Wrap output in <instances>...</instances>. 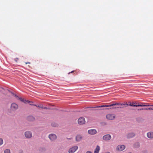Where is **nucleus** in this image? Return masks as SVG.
Segmentation results:
<instances>
[{"instance_id": "1", "label": "nucleus", "mask_w": 153, "mask_h": 153, "mask_svg": "<svg viewBox=\"0 0 153 153\" xmlns=\"http://www.w3.org/2000/svg\"><path fill=\"white\" fill-rule=\"evenodd\" d=\"M109 105H149L148 104H145L143 103H140L137 101H128L124 102L123 103L120 102H114Z\"/></svg>"}, {"instance_id": "2", "label": "nucleus", "mask_w": 153, "mask_h": 153, "mask_svg": "<svg viewBox=\"0 0 153 153\" xmlns=\"http://www.w3.org/2000/svg\"><path fill=\"white\" fill-rule=\"evenodd\" d=\"M19 99L21 102H23L25 104H29L30 105H36L33 101H30L28 100H26L22 97H18Z\"/></svg>"}, {"instance_id": "3", "label": "nucleus", "mask_w": 153, "mask_h": 153, "mask_svg": "<svg viewBox=\"0 0 153 153\" xmlns=\"http://www.w3.org/2000/svg\"><path fill=\"white\" fill-rule=\"evenodd\" d=\"M106 118L108 120H113L115 119L116 116L114 114H109L106 115Z\"/></svg>"}, {"instance_id": "4", "label": "nucleus", "mask_w": 153, "mask_h": 153, "mask_svg": "<svg viewBox=\"0 0 153 153\" xmlns=\"http://www.w3.org/2000/svg\"><path fill=\"white\" fill-rule=\"evenodd\" d=\"M77 122L79 125H82L85 123L86 121L85 118L83 117H80L78 119Z\"/></svg>"}, {"instance_id": "5", "label": "nucleus", "mask_w": 153, "mask_h": 153, "mask_svg": "<svg viewBox=\"0 0 153 153\" xmlns=\"http://www.w3.org/2000/svg\"><path fill=\"white\" fill-rule=\"evenodd\" d=\"M78 149L77 146H74L70 148L68 151V153H74Z\"/></svg>"}, {"instance_id": "6", "label": "nucleus", "mask_w": 153, "mask_h": 153, "mask_svg": "<svg viewBox=\"0 0 153 153\" xmlns=\"http://www.w3.org/2000/svg\"><path fill=\"white\" fill-rule=\"evenodd\" d=\"M126 148V146L123 145H118L116 148V150L118 152H121L124 150Z\"/></svg>"}, {"instance_id": "7", "label": "nucleus", "mask_w": 153, "mask_h": 153, "mask_svg": "<svg viewBox=\"0 0 153 153\" xmlns=\"http://www.w3.org/2000/svg\"><path fill=\"white\" fill-rule=\"evenodd\" d=\"M48 137L49 139L52 141L56 140L57 138L56 135L54 134H51L49 135Z\"/></svg>"}, {"instance_id": "8", "label": "nucleus", "mask_w": 153, "mask_h": 153, "mask_svg": "<svg viewBox=\"0 0 153 153\" xmlns=\"http://www.w3.org/2000/svg\"><path fill=\"white\" fill-rule=\"evenodd\" d=\"M83 138V137L82 135L81 134H78L75 136V141L76 142H79L82 140Z\"/></svg>"}, {"instance_id": "9", "label": "nucleus", "mask_w": 153, "mask_h": 153, "mask_svg": "<svg viewBox=\"0 0 153 153\" xmlns=\"http://www.w3.org/2000/svg\"><path fill=\"white\" fill-rule=\"evenodd\" d=\"M24 135L25 137L27 139L30 138L32 137V132L29 131H25L24 133Z\"/></svg>"}, {"instance_id": "10", "label": "nucleus", "mask_w": 153, "mask_h": 153, "mask_svg": "<svg viewBox=\"0 0 153 153\" xmlns=\"http://www.w3.org/2000/svg\"><path fill=\"white\" fill-rule=\"evenodd\" d=\"M88 133L90 135H94L97 134V131L95 129H90L88 130Z\"/></svg>"}, {"instance_id": "11", "label": "nucleus", "mask_w": 153, "mask_h": 153, "mask_svg": "<svg viewBox=\"0 0 153 153\" xmlns=\"http://www.w3.org/2000/svg\"><path fill=\"white\" fill-rule=\"evenodd\" d=\"M111 137L109 134H107L104 135L102 137V139L105 141H108L111 139Z\"/></svg>"}, {"instance_id": "12", "label": "nucleus", "mask_w": 153, "mask_h": 153, "mask_svg": "<svg viewBox=\"0 0 153 153\" xmlns=\"http://www.w3.org/2000/svg\"><path fill=\"white\" fill-rule=\"evenodd\" d=\"M135 136V134L133 132L128 133L126 135L127 138L130 139L134 137Z\"/></svg>"}, {"instance_id": "13", "label": "nucleus", "mask_w": 153, "mask_h": 153, "mask_svg": "<svg viewBox=\"0 0 153 153\" xmlns=\"http://www.w3.org/2000/svg\"><path fill=\"white\" fill-rule=\"evenodd\" d=\"M27 119L29 121H33L35 120V118L32 116H29L27 117Z\"/></svg>"}, {"instance_id": "14", "label": "nucleus", "mask_w": 153, "mask_h": 153, "mask_svg": "<svg viewBox=\"0 0 153 153\" xmlns=\"http://www.w3.org/2000/svg\"><path fill=\"white\" fill-rule=\"evenodd\" d=\"M147 136L149 138H153V132L150 131L148 132L147 134Z\"/></svg>"}, {"instance_id": "15", "label": "nucleus", "mask_w": 153, "mask_h": 153, "mask_svg": "<svg viewBox=\"0 0 153 153\" xmlns=\"http://www.w3.org/2000/svg\"><path fill=\"white\" fill-rule=\"evenodd\" d=\"M51 126L54 127H57L59 126L58 124L54 122H53L51 123Z\"/></svg>"}, {"instance_id": "16", "label": "nucleus", "mask_w": 153, "mask_h": 153, "mask_svg": "<svg viewBox=\"0 0 153 153\" xmlns=\"http://www.w3.org/2000/svg\"><path fill=\"white\" fill-rule=\"evenodd\" d=\"M100 150V147L98 145L97 146L94 150V153H99Z\"/></svg>"}, {"instance_id": "17", "label": "nucleus", "mask_w": 153, "mask_h": 153, "mask_svg": "<svg viewBox=\"0 0 153 153\" xmlns=\"http://www.w3.org/2000/svg\"><path fill=\"white\" fill-rule=\"evenodd\" d=\"M18 108V106H10L11 110L14 111L17 109Z\"/></svg>"}, {"instance_id": "18", "label": "nucleus", "mask_w": 153, "mask_h": 153, "mask_svg": "<svg viewBox=\"0 0 153 153\" xmlns=\"http://www.w3.org/2000/svg\"><path fill=\"white\" fill-rule=\"evenodd\" d=\"M100 124L102 126H104L107 125V123L105 121H102L100 123Z\"/></svg>"}, {"instance_id": "19", "label": "nucleus", "mask_w": 153, "mask_h": 153, "mask_svg": "<svg viewBox=\"0 0 153 153\" xmlns=\"http://www.w3.org/2000/svg\"><path fill=\"white\" fill-rule=\"evenodd\" d=\"M134 146L135 148H138L140 146V143L139 142H137L134 143Z\"/></svg>"}, {"instance_id": "20", "label": "nucleus", "mask_w": 153, "mask_h": 153, "mask_svg": "<svg viewBox=\"0 0 153 153\" xmlns=\"http://www.w3.org/2000/svg\"><path fill=\"white\" fill-rule=\"evenodd\" d=\"M37 107L39 108L44 109H48L49 108H48L45 106L44 107L43 106H38Z\"/></svg>"}, {"instance_id": "21", "label": "nucleus", "mask_w": 153, "mask_h": 153, "mask_svg": "<svg viewBox=\"0 0 153 153\" xmlns=\"http://www.w3.org/2000/svg\"><path fill=\"white\" fill-rule=\"evenodd\" d=\"M4 153H11L10 150L9 149H6L4 150Z\"/></svg>"}, {"instance_id": "22", "label": "nucleus", "mask_w": 153, "mask_h": 153, "mask_svg": "<svg viewBox=\"0 0 153 153\" xmlns=\"http://www.w3.org/2000/svg\"><path fill=\"white\" fill-rule=\"evenodd\" d=\"M3 143V140L1 138H0V146L2 145Z\"/></svg>"}, {"instance_id": "23", "label": "nucleus", "mask_w": 153, "mask_h": 153, "mask_svg": "<svg viewBox=\"0 0 153 153\" xmlns=\"http://www.w3.org/2000/svg\"><path fill=\"white\" fill-rule=\"evenodd\" d=\"M144 109H145L147 110H153V108H144Z\"/></svg>"}, {"instance_id": "24", "label": "nucleus", "mask_w": 153, "mask_h": 153, "mask_svg": "<svg viewBox=\"0 0 153 153\" xmlns=\"http://www.w3.org/2000/svg\"><path fill=\"white\" fill-rule=\"evenodd\" d=\"M14 60L16 62H17L18 60H19V59L18 58H16Z\"/></svg>"}, {"instance_id": "25", "label": "nucleus", "mask_w": 153, "mask_h": 153, "mask_svg": "<svg viewBox=\"0 0 153 153\" xmlns=\"http://www.w3.org/2000/svg\"><path fill=\"white\" fill-rule=\"evenodd\" d=\"M86 153H92L90 151H88L86 152Z\"/></svg>"}, {"instance_id": "26", "label": "nucleus", "mask_w": 153, "mask_h": 153, "mask_svg": "<svg viewBox=\"0 0 153 153\" xmlns=\"http://www.w3.org/2000/svg\"><path fill=\"white\" fill-rule=\"evenodd\" d=\"M14 94V96H15V97H18V96H17L15 94Z\"/></svg>"}, {"instance_id": "27", "label": "nucleus", "mask_w": 153, "mask_h": 153, "mask_svg": "<svg viewBox=\"0 0 153 153\" xmlns=\"http://www.w3.org/2000/svg\"><path fill=\"white\" fill-rule=\"evenodd\" d=\"M30 64V62H26L25 63V64Z\"/></svg>"}, {"instance_id": "28", "label": "nucleus", "mask_w": 153, "mask_h": 153, "mask_svg": "<svg viewBox=\"0 0 153 153\" xmlns=\"http://www.w3.org/2000/svg\"><path fill=\"white\" fill-rule=\"evenodd\" d=\"M46 103H43V104H41V105H46Z\"/></svg>"}, {"instance_id": "29", "label": "nucleus", "mask_w": 153, "mask_h": 153, "mask_svg": "<svg viewBox=\"0 0 153 153\" xmlns=\"http://www.w3.org/2000/svg\"><path fill=\"white\" fill-rule=\"evenodd\" d=\"M48 105H53L51 104H48Z\"/></svg>"}, {"instance_id": "30", "label": "nucleus", "mask_w": 153, "mask_h": 153, "mask_svg": "<svg viewBox=\"0 0 153 153\" xmlns=\"http://www.w3.org/2000/svg\"><path fill=\"white\" fill-rule=\"evenodd\" d=\"M105 153H110V152H106Z\"/></svg>"}, {"instance_id": "31", "label": "nucleus", "mask_w": 153, "mask_h": 153, "mask_svg": "<svg viewBox=\"0 0 153 153\" xmlns=\"http://www.w3.org/2000/svg\"><path fill=\"white\" fill-rule=\"evenodd\" d=\"M74 71H71V73H72V72H73ZM70 73H71V72L69 73V74H70Z\"/></svg>"}, {"instance_id": "32", "label": "nucleus", "mask_w": 153, "mask_h": 153, "mask_svg": "<svg viewBox=\"0 0 153 153\" xmlns=\"http://www.w3.org/2000/svg\"><path fill=\"white\" fill-rule=\"evenodd\" d=\"M15 104L13 103V104H11V105H13V104Z\"/></svg>"}, {"instance_id": "33", "label": "nucleus", "mask_w": 153, "mask_h": 153, "mask_svg": "<svg viewBox=\"0 0 153 153\" xmlns=\"http://www.w3.org/2000/svg\"><path fill=\"white\" fill-rule=\"evenodd\" d=\"M106 106H108L106 105Z\"/></svg>"}, {"instance_id": "34", "label": "nucleus", "mask_w": 153, "mask_h": 153, "mask_svg": "<svg viewBox=\"0 0 153 153\" xmlns=\"http://www.w3.org/2000/svg\"><path fill=\"white\" fill-rule=\"evenodd\" d=\"M101 106H102V105H101Z\"/></svg>"}]
</instances>
